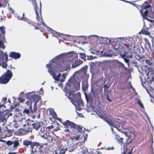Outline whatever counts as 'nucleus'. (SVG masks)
<instances>
[{
  "mask_svg": "<svg viewBox=\"0 0 154 154\" xmlns=\"http://www.w3.org/2000/svg\"><path fill=\"white\" fill-rule=\"evenodd\" d=\"M86 68H83L80 71H78L75 72L73 75V77L69 79L68 82L66 83V85L71 86L73 85L74 90L75 91L78 90L80 88V84L81 79L83 76L86 74Z\"/></svg>",
  "mask_w": 154,
  "mask_h": 154,
  "instance_id": "7ed1b4c3",
  "label": "nucleus"
},
{
  "mask_svg": "<svg viewBox=\"0 0 154 154\" xmlns=\"http://www.w3.org/2000/svg\"><path fill=\"white\" fill-rule=\"evenodd\" d=\"M79 54L81 55V57L82 59H84L85 58V54L81 53H80Z\"/></svg>",
  "mask_w": 154,
  "mask_h": 154,
  "instance_id": "4c0bfd02",
  "label": "nucleus"
},
{
  "mask_svg": "<svg viewBox=\"0 0 154 154\" xmlns=\"http://www.w3.org/2000/svg\"><path fill=\"white\" fill-rule=\"evenodd\" d=\"M5 47V46L4 45V42L0 40V48L4 49Z\"/></svg>",
  "mask_w": 154,
  "mask_h": 154,
  "instance_id": "f704fd0d",
  "label": "nucleus"
},
{
  "mask_svg": "<svg viewBox=\"0 0 154 154\" xmlns=\"http://www.w3.org/2000/svg\"><path fill=\"white\" fill-rule=\"evenodd\" d=\"M117 62L119 64L120 67L122 69H124L125 70L127 69V68L124 66V64L123 63L119 61L118 60H117Z\"/></svg>",
  "mask_w": 154,
  "mask_h": 154,
  "instance_id": "a878e982",
  "label": "nucleus"
},
{
  "mask_svg": "<svg viewBox=\"0 0 154 154\" xmlns=\"http://www.w3.org/2000/svg\"><path fill=\"white\" fill-rule=\"evenodd\" d=\"M32 142L30 140H25L23 141V145L27 147L31 144Z\"/></svg>",
  "mask_w": 154,
  "mask_h": 154,
  "instance_id": "6ab92c4d",
  "label": "nucleus"
},
{
  "mask_svg": "<svg viewBox=\"0 0 154 154\" xmlns=\"http://www.w3.org/2000/svg\"><path fill=\"white\" fill-rule=\"evenodd\" d=\"M41 136L44 139H47L48 137V135L46 134L45 135H41Z\"/></svg>",
  "mask_w": 154,
  "mask_h": 154,
  "instance_id": "79ce46f5",
  "label": "nucleus"
},
{
  "mask_svg": "<svg viewBox=\"0 0 154 154\" xmlns=\"http://www.w3.org/2000/svg\"><path fill=\"white\" fill-rule=\"evenodd\" d=\"M78 60L76 61L74 63L72 64V68H75L77 66H78L80 64L78 63Z\"/></svg>",
  "mask_w": 154,
  "mask_h": 154,
  "instance_id": "2f4dec72",
  "label": "nucleus"
},
{
  "mask_svg": "<svg viewBox=\"0 0 154 154\" xmlns=\"http://www.w3.org/2000/svg\"><path fill=\"white\" fill-rule=\"evenodd\" d=\"M25 132L26 134H27L29 132V130H25Z\"/></svg>",
  "mask_w": 154,
  "mask_h": 154,
  "instance_id": "0e129e2a",
  "label": "nucleus"
},
{
  "mask_svg": "<svg viewBox=\"0 0 154 154\" xmlns=\"http://www.w3.org/2000/svg\"><path fill=\"white\" fill-rule=\"evenodd\" d=\"M12 72L8 70L4 74L0 77V83L6 84L8 83L12 76Z\"/></svg>",
  "mask_w": 154,
  "mask_h": 154,
  "instance_id": "20e7f679",
  "label": "nucleus"
},
{
  "mask_svg": "<svg viewBox=\"0 0 154 154\" xmlns=\"http://www.w3.org/2000/svg\"><path fill=\"white\" fill-rule=\"evenodd\" d=\"M106 98H107V100H109V101H111V100H110V99H109V98H108V95H106Z\"/></svg>",
  "mask_w": 154,
  "mask_h": 154,
  "instance_id": "69168bd1",
  "label": "nucleus"
},
{
  "mask_svg": "<svg viewBox=\"0 0 154 154\" xmlns=\"http://www.w3.org/2000/svg\"><path fill=\"white\" fill-rule=\"evenodd\" d=\"M67 150V148L62 149H61V152L62 154H64L66 152Z\"/></svg>",
  "mask_w": 154,
  "mask_h": 154,
  "instance_id": "58836bf2",
  "label": "nucleus"
},
{
  "mask_svg": "<svg viewBox=\"0 0 154 154\" xmlns=\"http://www.w3.org/2000/svg\"><path fill=\"white\" fill-rule=\"evenodd\" d=\"M79 146H80V148L82 149L81 151V152L83 154H87L86 153H88V151L87 148L86 147L83 146L82 145Z\"/></svg>",
  "mask_w": 154,
  "mask_h": 154,
  "instance_id": "a211bd4d",
  "label": "nucleus"
},
{
  "mask_svg": "<svg viewBox=\"0 0 154 154\" xmlns=\"http://www.w3.org/2000/svg\"><path fill=\"white\" fill-rule=\"evenodd\" d=\"M1 56L0 55V66H2L3 68H6L7 66V63L6 62H2L1 60Z\"/></svg>",
  "mask_w": 154,
  "mask_h": 154,
  "instance_id": "b1692460",
  "label": "nucleus"
},
{
  "mask_svg": "<svg viewBox=\"0 0 154 154\" xmlns=\"http://www.w3.org/2000/svg\"><path fill=\"white\" fill-rule=\"evenodd\" d=\"M72 60L71 54L63 53L55 57L50 61L49 63L46 65V67L53 78L56 81H59L61 74L59 73L56 76L57 71L62 72L63 70H67Z\"/></svg>",
  "mask_w": 154,
  "mask_h": 154,
  "instance_id": "f257e3e1",
  "label": "nucleus"
},
{
  "mask_svg": "<svg viewBox=\"0 0 154 154\" xmlns=\"http://www.w3.org/2000/svg\"><path fill=\"white\" fill-rule=\"evenodd\" d=\"M145 61L146 63L149 65H150L151 64V62L148 60H146Z\"/></svg>",
  "mask_w": 154,
  "mask_h": 154,
  "instance_id": "49530a36",
  "label": "nucleus"
},
{
  "mask_svg": "<svg viewBox=\"0 0 154 154\" xmlns=\"http://www.w3.org/2000/svg\"><path fill=\"white\" fill-rule=\"evenodd\" d=\"M74 150V149L73 148H71L69 149V151L70 152H72Z\"/></svg>",
  "mask_w": 154,
  "mask_h": 154,
  "instance_id": "4d7b16f0",
  "label": "nucleus"
},
{
  "mask_svg": "<svg viewBox=\"0 0 154 154\" xmlns=\"http://www.w3.org/2000/svg\"><path fill=\"white\" fill-rule=\"evenodd\" d=\"M126 149H127V148H125V146H124V152L123 153H122V154H125L126 153Z\"/></svg>",
  "mask_w": 154,
  "mask_h": 154,
  "instance_id": "603ef678",
  "label": "nucleus"
},
{
  "mask_svg": "<svg viewBox=\"0 0 154 154\" xmlns=\"http://www.w3.org/2000/svg\"><path fill=\"white\" fill-rule=\"evenodd\" d=\"M15 17L16 18H17L18 20H22L25 21L28 23H30V21L27 19L23 17H20L18 15L16 14H15Z\"/></svg>",
  "mask_w": 154,
  "mask_h": 154,
  "instance_id": "4468645a",
  "label": "nucleus"
},
{
  "mask_svg": "<svg viewBox=\"0 0 154 154\" xmlns=\"http://www.w3.org/2000/svg\"><path fill=\"white\" fill-rule=\"evenodd\" d=\"M151 16L153 18H154V12L152 13Z\"/></svg>",
  "mask_w": 154,
  "mask_h": 154,
  "instance_id": "6e6d98bb",
  "label": "nucleus"
},
{
  "mask_svg": "<svg viewBox=\"0 0 154 154\" xmlns=\"http://www.w3.org/2000/svg\"><path fill=\"white\" fill-rule=\"evenodd\" d=\"M47 28H48V31H50L52 33V36L55 37L57 38H58V36H59L60 35L59 33L58 32H57L55 31L52 30V29L49 28L48 27H47Z\"/></svg>",
  "mask_w": 154,
  "mask_h": 154,
  "instance_id": "ddd939ff",
  "label": "nucleus"
},
{
  "mask_svg": "<svg viewBox=\"0 0 154 154\" xmlns=\"http://www.w3.org/2000/svg\"><path fill=\"white\" fill-rule=\"evenodd\" d=\"M8 154H16V152H9Z\"/></svg>",
  "mask_w": 154,
  "mask_h": 154,
  "instance_id": "338daca9",
  "label": "nucleus"
},
{
  "mask_svg": "<svg viewBox=\"0 0 154 154\" xmlns=\"http://www.w3.org/2000/svg\"><path fill=\"white\" fill-rule=\"evenodd\" d=\"M84 140L83 141H84V142L86 140V138L87 137V135H86V136H84Z\"/></svg>",
  "mask_w": 154,
  "mask_h": 154,
  "instance_id": "e2e57ef3",
  "label": "nucleus"
},
{
  "mask_svg": "<svg viewBox=\"0 0 154 154\" xmlns=\"http://www.w3.org/2000/svg\"><path fill=\"white\" fill-rule=\"evenodd\" d=\"M20 95H23L24 94V93L23 92H21L20 93Z\"/></svg>",
  "mask_w": 154,
  "mask_h": 154,
  "instance_id": "774afa93",
  "label": "nucleus"
},
{
  "mask_svg": "<svg viewBox=\"0 0 154 154\" xmlns=\"http://www.w3.org/2000/svg\"><path fill=\"white\" fill-rule=\"evenodd\" d=\"M88 85L86 82H84L82 83V88L83 91H85L88 88Z\"/></svg>",
  "mask_w": 154,
  "mask_h": 154,
  "instance_id": "393cba45",
  "label": "nucleus"
},
{
  "mask_svg": "<svg viewBox=\"0 0 154 154\" xmlns=\"http://www.w3.org/2000/svg\"><path fill=\"white\" fill-rule=\"evenodd\" d=\"M32 142L31 144L30 145V148L32 149L31 152L32 153L33 152V149L34 147L35 146L33 144H32Z\"/></svg>",
  "mask_w": 154,
  "mask_h": 154,
  "instance_id": "37998d69",
  "label": "nucleus"
},
{
  "mask_svg": "<svg viewBox=\"0 0 154 154\" xmlns=\"http://www.w3.org/2000/svg\"><path fill=\"white\" fill-rule=\"evenodd\" d=\"M126 56L125 53L121 54L120 55V57L123 59L125 62L127 64L128 66L129 65V60L128 59L126 58Z\"/></svg>",
  "mask_w": 154,
  "mask_h": 154,
  "instance_id": "dca6fc26",
  "label": "nucleus"
},
{
  "mask_svg": "<svg viewBox=\"0 0 154 154\" xmlns=\"http://www.w3.org/2000/svg\"><path fill=\"white\" fill-rule=\"evenodd\" d=\"M115 138L118 141H119V142H120L121 143H122V138L120 137L118 135H116V134L115 135Z\"/></svg>",
  "mask_w": 154,
  "mask_h": 154,
  "instance_id": "c756f323",
  "label": "nucleus"
},
{
  "mask_svg": "<svg viewBox=\"0 0 154 154\" xmlns=\"http://www.w3.org/2000/svg\"><path fill=\"white\" fill-rule=\"evenodd\" d=\"M141 32L143 34H145L146 35H150V33L149 32L144 29H142V30Z\"/></svg>",
  "mask_w": 154,
  "mask_h": 154,
  "instance_id": "473e14b6",
  "label": "nucleus"
},
{
  "mask_svg": "<svg viewBox=\"0 0 154 154\" xmlns=\"http://www.w3.org/2000/svg\"><path fill=\"white\" fill-rule=\"evenodd\" d=\"M20 56L21 55L20 53L14 52H11L9 54V57H10L15 59L19 58Z\"/></svg>",
  "mask_w": 154,
  "mask_h": 154,
  "instance_id": "1a4fd4ad",
  "label": "nucleus"
},
{
  "mask_svg": "<svg viewBox=\"0 0 154 154\" xmlns=\"http://www.w3.org/2000/svg\"><path fill=\"white\" fill-rule=\"evenodd\" d=\"M150 5H147L145 6L144 7V8L145 9H147L148 8H150Z\"/></svg>",
  "mask_w": 154,
  "mask_h": 154,
  "instance_id": "3c124183",
  "label": "nucleus"
},
{
  "mask_svg": "<svg viewBox=\"0 0 154 154\" xmlns=\"http://www.w3.org/2000/svg\"><path fill=\"white\" fill-rule=\"evenodd\" d=\"M32 143L35 146H38L39 145V143L37 142H32Z\"/></svg>",
  "mask_w": 154,
  "mask_h": 154,
  "instance_id": "c03bdc74",
  "label": "nucleus"
},
{
  "mask_svg": "<svg viewBox=\"0 0 154 154\" xmlns=\"http://www.w3.org/2000/svg\"><path fill=\"white\" fill-rule=\"evenodd\" d=\"M6 144L8 146L11 145L13 144V147L15 148L17 147L20 143V140H16L14 141H11L8 140L6 142Z\"/></svg>",
  "mask_w": 154,
  "mask_h": 154,
  "instance_id": "6e6552de",
  "label": "nucleus"
},
{
  "mask_svg": "<svg viewBox=\"0 0 154 154\" xmlns=\"http://www.w3.org/2000/svg\"><path fill=\"white\" fill-rule=\"evenodd\" d=\"M145 19L150 22L149 25L151 26H154V19H149L147 18H145Z\"/></svg>",
  "mask_w": 154,
  "mask_h": 154,
  "instance_id": "c85d7f7f",
  "label": "nucleus"
},
{
  "mask_svg": "<svg viewBox=\"0 0 154 154\" xmlns=\"http://www.w3.org/2000/svg\"><path fill=\"white\" fill-rule=\"evenodd\" d=\"M8 117V114L6 113H0V119L2 120L3 123L5 122L7 119Z\"/></svg>",
  "mask_w": 154,
  "mask_h": 154,
  "instance_id": "f8f14e48",
  "label": "nucleus"
},
{
  "mask_svg": "<svg viewBox=\"0 0 154 154\" xmlns=\"http://www.w3.org/2000/svg\"><path fill=\"white\" fill-rule=\"evenodd\" d=\"M4 55L5 57V58L6 60V62H7V61L8 58V55L6 53H5L4 54Z\"/></svg>",
  "mask_w": 154,
  "mask_h": 154,
  "instance_id": "09e8293b",
  "label": "nucleus"
},
{
  "mask_svg": "<svg viewBox=\"0 0 154 154\" xmlns=\"http://www.w3.org/2000/svg\"><path fill=\"white\" fill-rule=\"evenodd\" d=\"M97 115L100 118L102 119L104 121L106 122L110 126H112L118 130V128L114 125V123L112 122L110 119H109L107 118L103 117V115L101 113L97 114Z\"/></svg>",
  "mask_w": 154,
  "mask_h": 154,
  "instance_id": "0eeeda50",
  "label": "nucleus"
},
{
  "mask_svg": "<svg viewBox=\"0 0 154 154\" xmlns=\"http://www.w3.org/2000/svg\"><path fill=\"white\" fill-rule=\"evenodd\" d=\"M137 102L138 104L141 107H143V105L141 103V101L140 100H139L137 101Z\"/></svg>",
  "mask_w": 154,
  "mask_h": 154,
  "instance_id": "ea45409f",
  "label": "nucleus"
},
{
  "mask_svg": "<svg viewBox=\"0 0 154 154\" xmlns=\"http://www.w3.org/2000/svg\"><path fill=\"white\" fill-rule=\"evenodd\" d=\"M36 105H37V104H36V103H34V105L33 106V110H32V114L34 112H35L37 110Z\"/></svg>",
  "mask_w": 154,
  "mask_h": 154,
  "instance_id": "e433bc0d",
  "label": "nucleus"
},
{
  "mask_svg": "<svg viewBox=\"0 0 154 154\" xmlns=\"http://www.w3.org/2000/svg\"><path fill=\"white\" fill-rule=\"evenodd\" d=\"M8 9L9 10L10 12H11L12 13H14V11L10 7H8Z\"/></svg>",
  "mask_w": 154,
  "mask_h": 154,
  "instance_id": "de8ad7c7",
  "label": "nucleus"
},
{
  "mask_svg": "<svg viewBox=\"0 0 154 154\" xmlns=\"http://www.w3.org/2000/svg\"><path fill=\"white\" fill-rule=\"evenodd\" d=\"M107 60H104L103 61L102 63L103 64L106 63L108 62Z\"/></svg>",
  "mask_w": 154,
  "mask_h": 154,
  "instance_id": "052dcab7",
  "label": "nucleus"
},
{
  "mask_svg": "<svg viewBox=\"0 0 154 154\" xmlns=\"http://www.w3.org/2000/svg\"><path fill=\"white\" fill-rule=\"evenodd\" d=\"M74 126L73 127H72V128L76 129V130H78L80 132H81V131L82 130V128L80 127L79 125H77L74 123Z\"/></svg>",
  "mask_w": 154,
  "mask_h": 154,
  "instance_id": "cd10ccee",
  "label": "nucleus"
},
{
  "mask_svg": "<svg viewBox=\"0 0 154 154\" xmlns=\"http://www.w3.org/2000/svg\"><path fill=\"white\" fill-rule=\"evenodd\" d=\"M32 127L34 129L36 130H38L39 129L41 126L39 123L37 122L34 123H32Z\"/></svg>",
  "mask_w": 154,
  "mask_h": 154,
  "instance_id": "2eb2a0df",
  "label": "nucleus"
},
{
  "mask_svg": "<svg viewBox=\"0 0 154 154\" xmlns=\"http://www.w3.org/2000/svg\"><path fill=\"white\" fill-rule=\"evenodd\" d=\"M67 75V73L66 72L63 73L62 74L61 76L63 78L61 79L60 81V82L62 83L65 80L66 77Z\"/></svg>",
  "mask_w": 154,
  "mask_h": 154,
  "instance_id": "bb28decb",
  "label": "nucleus"
},
{
  "mask_svg": "<svg viewBox=\"0 0 154 154\" xmlns=\"http://www.w3.org/2000/svg\"><path fill=\"white\" fill-rule=\"evenodd\" d=\"M18 100L21 103L23 102L25 100L24 99L21 97L18 98Z\"/></svg>",
  "mask_w": 154,
  "mask_h": 154,
  "instance_id": "a18cd8bd",
  "label": "nucleus"
},
{
  "mask_svg": "<svg viewBox=\"0 0 154 154\" xmlns=\"http://www.w3.org/2000/svg\"><path fill=\"white\" fill-rule=\"evenodd\" d=\"M8 110L6 109V107L3 104H0V113H4V111Z\"/></svg>",
  "mask_w": 154,
  "mask_h": 154,
  "instance_id": "aec40b11",
  "label": "nucleus"
},
{
  "mask_svg": "<svg viewBox=\"0 0 154 154\" xmlns=\"http://www.w3.org/2000/svg\"><path fill=\"white\" fill-rule=\"evenodd\" d=\"M33 6L34 7V10L35 11V13L36 14V17L37 19L38 20V22L37 23V24L38 25H41L42 24L43 26H45V23L43 22L42 20L41 17V3L40 2V11L39 12L40 15L38 14L37 12V11L36 10V3L35 0H34V2L33 3Z\"/></svg>",
  "mask_w": 154,
  "mask_h": 154,
  "instance_id": "39448f33",
  "label": "nucleus"
},
{
  "mask_svg": "<svg viewBox=\"0 0 154 154\" xmlns=\"http://www.w3.org/2000/svg\"><path fill=\"white\" fill-rule=\"evenodd\" d=\"M58 86L60 87H61V88H63V85L61 83H60V84H59Z\"/></svg>",
  "mask_w": 154,
  "mask_h": 154,
  "instance_id": "bf43d9fd",
  "label": "nucleus"
},
{
  "mask_svg": "<svg viewBox=\"0 0 154 154\" xmlns=\"http://www.w3.org/2000/svg\"><path fill=\"white\" fill-rule=\"evenodd\" d=\"M142 69V73L143 75H146L147 79L140 76L141 84L142 86L145 88L147 92L150 97H152L153 100L151 98V101L154 100V83H152L154 78V73L147 67L143 66L141 67Z\"/></svg>",
  "mask_w": 154,
  "mask_h": 154,
  "instance_id": "f03ea898",
  "label": "nucleus"
},
{
  "mask_svg": "<svg viewBox=\"0 0 154 154\" xmlns=\"http://www.w3.org/2000/svg\"><path fill=\"white\" fill-rule=\"evenodd\" d=\"M62 123L64 125V128H69V127L72 128V127H73L75 125L74 123L68 120L65 122H62Z\"/></svg>",
  "mask_w": 154,
  "mask_h": 154,
  "instance_id": "9d476101",
  "label": "nucleus"
},
{
  "mask_svg": "<svg viewBox=\"0 0 154 154\" xmlns=\"http://www.w3.org/2000/svg\"><path fill=\"white\" fill-rule=\"evenodd\" d=\"M79 135L76 134H75V135L71 138L72 140L73 141L79 140Z\"/></svg>",
  "mask_w": 154,
  "mask_h": 154,
  "instance_id": "4be33fe9",
  "label": "nucleus"
},
{
  "mask_svg": "<svg viewBox=\"0 0 154 154\" xmlns=\"http://www.w3.org/2000/svg\"><path fill=\"white\" fill-rule=\"evenodd\" d=\"M128 38V37H120V38H117V39H121L122 41H123V40H126L127 38Z\"/></svg>",
  "mask_w": 154,
  "mask_h": 154,
  "instance_id": "a19ab883",
  "label": "nucleus"
},
{
  "mask_svg": "<svg viewBox=\"0 0 154 154\" xmlns=\"http://www.w3.org/2000/svg\"><path fill=\"white\" fill-rule=\"evenodd\" d=\"M64 131L65 132H68L69 131V129H66L64 130Z\"/></svg>",
  "mask_w": 154,
  "mask_h": 154,
  "instance_id": "680f3d73",
  "label": "nucleus"
},
{
  "mask_svg": "<svg viewBox=\"0 0 154 154\" xmlns=\"http://www.w3.org/2000/svg\"><path fill=\"white\" fill-rule=\"evenodd\" d=\"M91 91L93 94V97L95 99H98L99 98L98 97V93L97 92H96L93 91L92 89H91Z\"/></svg>",
  "mask_w": 154,
  "mask_h": 154,
  "instance_id": "412c9836",
  "label": "nucleus"
},
{
  "mask_svg": "<svg viewBox=\"0 0 154 154\" xmlns=\"http://www.w3.org/2000/svg\"><path fill=\"white\" fill-rule=\"evenodd\" d=\"M32 106L31 104H30L29 106V108H26L24 109L23 111L24 113H26L28 116H31L32 113Z\"/></svg>",
  "mask_w": 154,
  "mask_h": 154,
  "instance_id": "9b49d317",
  "label": "nucleus"
},
{
  "mask_svg": "<svg viewBox=\"0 0 154 154\" xmlns=\"http://www.w3.org/2000/svg\"><path fill=\"white\" fill-rule=\"evenodd\" d=\"M5 28L3 26L0 27V30L2 34L4 35L5 33Z\"/></svg>",
  "mask_w": 154,
  "mask_h": 154,
  "instance_id": "72a5a7b5",
  "label": "nucleus"
},
{
  "mask_svg": "<svg viewBox=\"0 0 154 154\" xmlns=\"http://www.w3.org/2000/svg\"><path fill=\"white\" fill-rule=\"evenodd\" d=\"M144 40L145 42V47L147 50H149V48L150 49V50H151L150 44L148 40L146 38H144Z\"/></svg>",
  "mask_w": 154,
  "mask_h": 154,
  "instance_id": "f3484780",
  "label": "nucleus"
},
{
  "mask_svg": "<svg viewBox=\"0 0 154 154\" xmlns=\"http://www.w3.org/2000/svg\"><path fill=\"white\" fill-rule=\"evenodd\" d=\"M5 132L6 133L9 134L8 136H10L12 134V131L10 129H8L6 130Z\"/></svg>",
  "mask_w": 154,
  "mask_h": 154,
  "instance_id": "c9c22d12",
  "label": "nucleus"
},
{
  "mask_svg": "<svg viewBox=\"0 0 154 154\" xmlns=\"http://www.w3.org/2000/svg\"><path fill=\"white\" fill-rule=\"evenodd\" d=\"M30 93H28L26 94V96L28 98H29L30 97V100L31 101L34 102V103H36V104H37V103L40 100V97L38 95L36 94H34L32 96H31L30 95Z\"/></svg>",
  "mask_w": 154,
  "mask_h": 154,
  "instance_id": "423d86ee",
  "label": "nucleus"
},
{
  "mask_svg": "<svg viewBox=\"0 0 154 154\" xmlns=\"http://www.w3.org/2000/svg\"><path fill=\"white\" fill-rule=\"evenodd\" d=\"M126 58L129 59V58H132V55H128L126 56Z\"/></svg>",
  "mask_w": 154,
  "mask_h": 154,
  "instance_id": "8fccbe9b",
  "label": "nucleus"
},
{
  "mask_svg": "<svg viewBox=\"0 0 154 154\" xmlns=\"http://www.w3.org/2000/svg\"><path fill=\"white\" fill-rule=\"evenodd\" d=\"M6 100H7V98H6L5 97H3L2 98V101H6Z\"/></svg>",
  "mask_w": 154,
  "mask_h": 154,
  "instance_id": "13d9d810",
  "label": "nucleus"
},
{
  "mask_svg": "<svg viewBox=\"0 0 154 154\" xmlns=\"http://www.w3.org/2000/svg\"><path fill=\"white\" fill-rule=\"evenodd\" d=\"M140 12L143 19H145V18H146V16L148 14V10H146L143 13V11L142 10H140Z\"/></svg>",
  "mask_w": 154,
  "mask_h": 154,
  "instance_id": "5701e85b",
  "label": "nucleus"
},
{
  "mask_svg": "<svg viewBox=\"0 0 154 154\" xmlns=\"http://www.w3.org/2000/svg\"><path fill=\"white\" fill-rule=\"evenodd\" d=\"M113 148H114L112 146V147H108L106 149H107V150H109L110 149H113Z\"/></svg>",
  "mask_w": 154,
  "mask_h": 154,
  "instance_id": "5fc2aeb1",
  "label": "nucleus"
},
{
  "mask_svg": "<svg viewBox=\"0 0 154 154\" xmlns=\"http://www.w3.org/2000/svg\"><path fill=\"white\" fill-rule=\"evenodd\" d=\"M86 98L87 102H92L93 101V98L92 97L88 96H87V95H85Z\"/></svg>",
  "mask_w": 154,
  "mask_h": 154,
  "instance_id": "7c9ffc66",
  "label": "nucleus"
},
{
  "mask_svg": "<svg viewBox=\"0 0 154 154\" xmlns=\"http://www.w3.org/2000/svg\"><path fill=\"white\" fill-rule=\"evenodd\" d=\"M14 108V106H11L10 107V109H9L10 111L12 110Z\"/></svg>",
  "mask_w": 154,
  "mask_h": 154,
  "instance_id": "864d4df0",
  "label": "nucleus"
}]
</instances>
